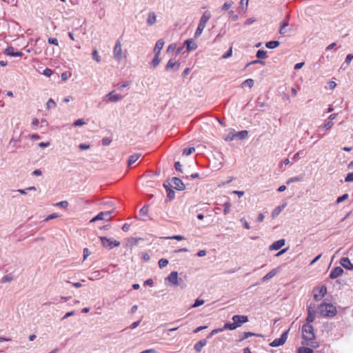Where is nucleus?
I'll return each instance as SVG.
<instances>
[{"instance_id":"nucleus-1","label":"nucleus","mask_w":353,"mask_h":353,"mask_svg":"<svg viewBox=\"0 0 353 353\" xmlns=\"http://www.w3.org/2000/svg\"><path fill=\"white\" fill-rule=\"evenodd\" d=\"M302 336L306 341L305 344L312 347H317L318 345L314 342L315 334L313 326L311 324H305L302 327Z\"/></svg>"},{"instance_id":"nucleus-2","label":"nucleus","mask_w":353,"mask_h":353,"mask_svg":"<svg viewBox=\"0 0 353 353\" xmlns=\"http://www.w3.org/2000/svg\"><path fill=\"white\" fill-rule=\"evenodd\" d=\"M318 313L323 317L331 318L336 315V308L332 304L323 303L319 306Z\"/></svg>"},{"instance_id":"nucleus-3","label":"nucleus","mask_w":353,"mask_h":353,"mask_svg":"<svg viewBox=\"0 0 353 353\" xmlns=\"http://www.w3.org/2000/svg\"><path fill=\"white\" fill-rule=\"evenodd\" d=\"M100 240L102 245L108 249L112 250L115 247H118L120 245V242L114 240L112 238H107L105 236H100Z\"/></svg>"},{"instance_id":"nucleus-4","label":"nucleus","mask_w":353,"mask_h":353,"mask_svg":"<svg viewBox=\"0 0 353 353\" xmlns=\"http://www.w3.org/2000/svg\"><path fill=\"white\" fill-rule=\"evenodd\" d=\"M113 210L106 211V212H101L97 216L93 217L90 222H95L99 220H104L108 221L112 219L111 214H112Z\"/></svg>"},{"instance_id":"nucleus-5","label":"nucleus","mask_w":353,"mask_h":353,"mask_svg":"<svg viewBox=\"0 0 353 353\" xmlns=\"http://www.w3.org/2000/svg\"><path fill=\"white\" fill-rule=\"evenodd\" d=\"M113 57L117 61H120L122 59V47L119 39L116 41L113 49Z\"/></svg>"},{"instance_id":"nucleus-6","label":"nucleus","mask_w":353,"mask_h":353,"mask_svg":"<svg viewBox=\"0 0 353 353\" xmlns=\"http://www.w3.org/2000/svg\"><path fill=\"white\" fill-rule=\"evenodd\" d=\"M327 293V288L322 285L320 288L314 290V299L315 301H319L322 299Z\"/></svg>"},{"instance_id":"nucleus-7","label":"nucleus","mask_w":353,"mask_h":353,"mask_svg":"<svg viewBox=\"0 0 353 353\" xmlns=\"http://www.w3.org/2000/svg\"><path fill=\"white\" fill-rule=\"evenodd\" d=\"M288 332H289V330L284 332L280 338L274 339L270 344V345L272 347H279V346L283 345L288 339Z\"/></svg>"},{"instance_id":"nucleus-8","label":"nucleus","mask_w":353,"mask_h":353,"mask_svg":"<svg viewBox=\"0 0 353 353\" xmlns=\"http://www.w3.org/2000/svg\"><path fill=\"white\" fill-rule=\"evenodd\" d=\"M237 327L236 326V324L234 322L233 323H226L224 324V326L223 328L213 330L211 332V333L209 334L208 338L211 337L212 336H213L215 334H217L219 332L223 331L224 330H234Z\"/></svg>"},{"instance_id":"nucleus-9","label":"nucleus","mask_w":353,"mask_h":353,"mask_svg":"<svg viewBox=\"0 0 353 353\" xmlns=\"http://www.w3.org/2000/svg\"><path fill=\"white\" fill-rule=\"evenodd\" d=\"M212 14L209 10L205 11L200 19V34H201L206 23L211 18Z\"/></svg>"},{"instance_id":"nucleus-10","label":"nucleus","mask_w":353,"mask_h":353,"mask_svg":"<svg viewBox=\"0 0 353 353\" xmlns=\"http://www.w3.org/2000/svg\"><path fill=\"white\" fill-rule=\"evenodd\" d=\"M172 185L170 183V187L174 188L177 190H183L185 189V185L183 181L178 177H172L171 179Z\"/></svg>"},{"instance_id":"nucleus-11","label":"nucleus","mask_w":353,"mask_h":353,"mask_svg":"<svg viewBox=\"0 0 353 353\" xmlns=\"http://www.w3.org/2000/svg\"><path fill=\"white\" fill-rule=\"evenodd\" d=\"M315 305L310 303L307 307V316L306 319L307 324H310L315 319Z\"/></svg>"},{"instance_id":"nucleus-12","label":"nucleus","mask_w":353,"mask_h":353,"mask_svg":"<svg viewBox=\"0 0 353 353\" xmlns=\"http://www.w3.org/2000/svg\"><path fill=\"white\" fill-rule=\"evenodd\" d=\"M236 327L248 321V317L245 315H234L232 318Z\"/></svg>"},{"instance_id":"nucleus-13","label":"nucleus","mask_w":353,"mask_h":353,"mask_svg":"<svg viewBox=\"0 0 353 353\" xmlns=\"http://www.w3.org/2000/svg\"><path fill=\"white\" fill-rule=\"evenodd\" d=\"M183 46L185 47L186 52H189L196 50L197 48V44L192 39H189L183 42Z\"/></svg>"},{"instance_id":"nucleus-14","label":"nucleus","mask_w":353,"mask_h":353,"mask_svg":"<svg viewBox=\"0 0 353 353\" xmlns=\"http://www.w3.org/2000/svg\"><path fill=\"white\" fill-rule=\"evenodd\" d=\"M5 54L14 57H20L23 56V53L20 51H15L14 48L12 46L8 47L5 51Z\"/></svg>"},{"instance_id":"nucleus-15","label":"nucleus","mask_w":353,"mask_h":353,"mask_svg":"<svg viewBox=\"0 0 353 353\" xmlns=\"http://www.w3.org/2000/svg\"><path fill=\"white\" fill-rule=\"evenodd\" d=\"M180 67V63L176 61L174 59H170L167 65H165V70L166 71H169L171 69H174L175 70H178Z\"/></svg>"},{"instance_id":"nucleus-16","label":"nucleus","mask_w":353,"mask_h":353,"mask_svg":"<svg viewBox=\"0 0 353 353\" xmlns=\"http://www.w3.org/2000/svg\"><path fill=\"white\" fill-rule=\"evenodd\" d=\"M289 16L287 17V19L283 20L281 23L280 29H279V33L281 34H285L287 32H291L292 30L290 28H288L289 23H288Z\"/></svg>"},{"instance_id":"nucleus-17","label":"nucleus","mask_w":353,"mask_h":353,"mask_svg":"<svg viewBox=\"0 0 353 353\" xmlns=\"http://www.w3.org/2000/svg\"><path fill=\"white\" fill-rule=\"evenodd\" d=\"M122 99V96L121 94H116L114 92H110L108 94H106L104 97V100H108L110 102H117Z\"/></svg>"},{"instance_id":"nucleus-18","label":"nucleus","mask_w":353,"mask_h":353,"mask_svg":"<svg viewBox=\"0 0 353 353\" xmlns=\"http://www.w3.org/2000/svg\"><path fill=\"white\" fill-rule=\"evenodd\" d=\"M285 239H280L276 241H274L270 247V250H278L281 248L285 245Z\"/></svg>"},{"instance_id":"nucleus-19","label":"nucleus","mask_w":353,"mask_h":353,"mask_svg":"<svg viewBox=\"0 0 353 353\" xmlns=\"http://www.w3.org/2000/svg\"><path fill=\"white\" fill-rule=\"evenodd\" d=\"M343 273V270L341 267L334 268L330 272V277L332 279H336L337 277L342 275Z\"/></svg>"},{"instance_id":"nucleus-20","label":"nucleus","mask_w":353,"mask_h":353,"mask_svg":"<svg viewBox=\"0 0 353 353\" xmlns=\"http://www.w3.org/2000/svg\"><path fill=\"white\" fill-rule=\"evenodd\" d=\"M340 264L345 269L352 270H353V265L350 262L349 258L347 257H343L341 259Z\"/></svg>"},{"instance_id":"nucleus-21","label":"nucleus","mask_w":353,"mask_h":353,"mask_svg":"<svg viewBox=\"0 0 353 353\" xmlns=\"http://www.w3.org/2000/svg\"><path fill=\"white\" fill-rule=\"evenodd\" d=\"M163 187L165 188L167 192V197L169 201L172 200L175 196V192L170 187V183L168 184H166L165 183H163Z\"/></svg>"},{"instance_id":"nucleus-22","label":"nucleus","mask_w":353,"mask_h":353,"mask_svg":"<svg viewBox=\"0 0 353 353\" xmlns=\"http://www.w3.org/2000/svg\"><path fill=\"white\" fill-rule=\"evenodd\" d=\"M165 279L172 284L178 285V272H172Z\"/></svg>"},{"instance_id":"nucleus-23","label":"nucleus","mask_w":353,"mask_h":353,"mask_svg":"<svg viewBox=\"0 0 353 353\" xmlns=\"http://www.w3.org/2000/svg\"><path fill=\"white\" fill-rule=\"evenodd\" d=\"M164 41L163 39H159L154 48V52L156 54V55H159L161 53V50H162L163 46H164Z\"/></svg>"},{"instance_id":"nucleus-24","label":"nucleus","mask_w":353,"mask_h":353,"mask_svg":"<svg viewBox=\"0 0 353 353\" xmlns=\"http://www.w3.org/2000/svg\"><path fill=\"white\" fill-rule=\"evenodd\" d=\"M157 22V17L154 12H151L148 14L147 23L148 26H152Z\"/></svg>"},{"instance_id":"nucleus-25","label":"nucleus","mask_w":353,"mask_h":353,"mask_svg":"<svg viewBox=\"0 0 353 353\" xmlns=\"http://www.w3.org/2000/svg\"><path fill=\"white\" fill-rule=\"evenodd\" d=\"M141 240V238H129L127 239L126 246L132 248L133 246L137 245L139 241Z\"/></svg>"},{"instance_id":"nucleus-26","label":"nucleus","mask_w":353,"mask_h":353,"mask_svg":"<svg viewBox=\"0 0 353 353\" xmlns=\"http://www.w3.org/2000/svg\"><path fill=\"white\" fill-rule=\"evenodd\" d=\"M141 157V154L137 153L132 154L129 157L128 161V166H131L133 163H134L139 158Z\"/></svg>"},{"instance_id":"nucleus-27","label":"nucleus","mask_w":353,"mask_h":353,"mask_svg":"<svg viewBox=\"0 0 353 353\" xmlns=\"http://www.w3.org/2000/svg\"><path fill=\"white\" fill-rule=\"evenodd\" d=\"M278 273V270L276 269H273L270 272H268L265 276L262 278V281L265 282L268 280L272 279Z\"/></svg>"},{"instance_id":"nucleus-28","label":"nucleus","mask_w":353,"mask_h":353,"mask_svg":"<svg viewBox=\"0 0 353 353\" xmlns=\"http://www.w3.org/2000/svg\"><path fill=\"white\" fill-rule=\"evenodd\" d=\"M280 44V42L278 41H268L265 43L266 48L269 49H274L278 47Z\"/></svg>"},{"instance_id":"nucleus-29","label":"nucleus","mask_w":353,"mask_h":353,"mask_svg":"<svg viewBox=\"0 0 353 353\" xmlns=\"http://www.w3.org/2000/svg\"><path fill=\"white\" fill-rule=\"evenodd\" d=\"M253 336H261V335L259 334H255V333L250 332H243L242 337L240 339V341H243L244 339H248V337Z\"/></svg>"},{"instance_id":"nucleus-30","label":"nucleus","mask_w":353,"mask_h":353,"mask_svg":"<svg viewBox=\"0 0 353 353\" xmlns=\"http://www.w3.org/2000/svg\"><path fill=\"white\" fill-rule=\"evenodd\" d=\"M236 137H238L241 140L245 139L248 134V132L247 130H242L239 132H235Z\"/></svg>"},{"instance_id":"nucleus-31","label":"nucleus","mask_w":353,"mask_h":353,"mask_svg":"<svg viewBox=\"0 0 353 353\" xmlns=\"http://www.w3.org/2000/svg\"><path fill=\"white\" fill-rule=\"evenodd\" d=\"M254 80L252 79H246L245 81H244L242 84H241V86L242 88L243 87H245V86H248L250 88H252L253 85H254Z\"/></svg>"},{"instance_id":"nucleus-32","label":"nucleus","mask_w":353,"mask_h":353,"mask_svg":"<svg viewBox=\"0 0 353 353\" xmlns=\"http://www.w3.org/2000/svg\"><path fill=\"white\" fill-rule=\"evenodd\" d=\"M256 57L258 59H266L267 58V52L263 50H259L256 52Z\"/></svg>"},{"instance_id":"nucleus-33","label":"nucleus","mask_w":353,"mask_h":353,"mask_svg":"<svg viewBox=\"0 0 353 353\" xmlns=\"http://www.w3.org/2000/svg\"><path fill=\"white\" fill-rule=\"evenodd\" d=\"M92 57L97 62L99 63L101 61V57L98 54V51L97 49H94L92 52Z\"/></svg>"},{"instance_id":"nucleus-34","label":"nucleus","mask_w":353,"mask_h":353,"mask_svg":"<svg viewBox=\"0 0 353 353\" xmlns=\"http://www.w3.org/2000/svg\"><path fill=\"white\" fill-rule=\"evenodd\" d=\"M285 208V205L278 206L276 207L274 211L272 212V216L273 218L277 216L281 212V210Z\"/></svg>"},{"instance_id":"nucleus-35","label":"nucleus","mask_w":353,"mask_h":353,"mask_svg":"<svg viewBox=\"0 0 353 353\" xmlns=\"http://www.w3.org/2000/svg\"><path fill=\"white\" fill-rule=\"evenodd\" d=\"M160 61L161 59L159 58V55H156V54H154V57L151 62L152 65L154 68H156L159 64Z\"/></svg>"},{"instance_id":"nucleus-36","label":"nucleus","mask_w":353,"mask_h":353,"mask_svg":"<svg viewBox=\"0 0 353 353\" xmlns=\"http://www.w3.org/2000/svg\"><path fill=\"white\" fill-rule=\"evenodd\" d=\"M312 349L306 347H301L298 350V353H313Z\"/></svg>"},{"instance_id":"nucleus-37","label":"nucleus","mask_w":353,"mask_h":353,"mask_svg":"<svg viewBox=\"0 0 353 353\" xmlns=\"http://www.w3.org/2000/svg\"><path fill=\"white\" fill-rule=\"evenodd\" d=\"M14 279V276L12 273H10L6 276H4L3 278H2V280H1V282L2 283H7V282H10L11 281H12Z\"/></svg>"},{"instance_id":"nucleus-38","label":"nucleus","mask_w":353,"mask_h":353,"mask_svg":"<svg viewBox=\"0 0 353 353\" xmlns=\"http://www.w3.org/2000/svg\"><path fill=\"white\" fill-rule=\"evenodd\" d=\"M56 106L57 103L52 99H50L46 103L47 109L54 108Z\"/></svg>"},{"instance_id":"nucleus-39","label":"nucleus","mask_w":353,"mask_h":353,"mask_svg":"<svg viewBox=\"0 0 353 353\" xmlns=\"http://www.w3.org/2000/svg\"><path fill=\"white\" fill-rule=\"evenodd\" d=\"M194 151H195L194 147H190L188 148H185L183 150V154L188 156V155L191 154Z\"/></svg>"},{"instance_id":"nucleus-40","label":"nucleus","mask_w":353,"mask_h":353,"mask_svg":"<svg viewBox=\"0 0 353 353\" xmlns=\"http://www.w3.org/2000/svg\"><path fill=\"white\" fill-rule=\"evenodd\" d=\"M160 268H165L168 264V261L166 259H161L158 262Z\"/></svg>"},{"instance_id":"nucleus-41","label":"nucleus","mask_w":353,"mask_h":353,"mask_svg":"<svg viewBox=\"0 0 353 353\" xmlns=\"http://www.w3.org/2000/svg\"><path fill=\"white\" fill-rule=\"evenodd\" d=\"M235 137H236L235 132H231L225 137V140L226 141H231L234 140V139Z\"/></svg>"},{"instance_id":"nucleus-42","label":"nucleus","mask_w":353,"mask_h":353,"mask_svg":"<svg viewBox=\"0 0 353 353\" xmlns=\"http://www.w3.org/2000/svg\"><path fill=\"white\" fill-rule=\"evenodd\" d=\"M333 125H334V122H332V121H329L323 125L322 128L324 130H329Z\"/></svg>"},{"instance_id":"nucleus-43","label":"nucleus","mask_w":353,"mask_h":353,"mask_svg":"<svg viewBox=\"0 0 353 353\" xmlns=\"http://www.w3.org/2000/svg\"><path fill=\"white\" fill-rule=\"evenodd\" d=\"M85 123L83 119H79L73 123L72 125L74 127H78V126H81V125H84Z\"/></svg>"},{"instance_id":"nucleus-44","label":"nucleus","mask_w":353,"mask_h":353,"mask_svg":"<svg viewBox=\"0 0 353 353\" xmlns=\"http://www.w3.org/2000/svg\"><path fill=\"white\" fill-rule=\"evenodd\" d=\"M148 210H149V207H148V205H145L141 208V210H139V214L141 215H146L148 212Z\"/></svg>"},{"instance_id":"nucleus-45","label":"nucleus","mask_w":353,"mask_h":353,"mask_svg":"<svg viewBox=\"0 0 353 353\" xmlns=\"http://www.w3.org/2000/svg\"><path fill=\"white\" fill-rule=\"evenodd\" d=\"M349 197V195L347 194H344L341 196H339L336 199V203H340L345 200H347Z\"/></svg>"},{"instance_id":"nucleus-46","label":"nucleus","mask_w":353,"mask_h":353,"mask_svg":"<svg viewBox=\"0 0 353 353\" xmlns=\"http://www.w3.org/2000/svg\"><path fill=\"white\" fill-rule=\"evenodd\" d=\"M56 206L66 208L68 206V202L67 201H62L55 204Z\"/></svg>"},{"instance_id":"nucleus-47","label":"nucleus","mask_w":353,"mask_h":353,"mask_svg":"<svg viewBox=\"0 0 353 353\" xmlns=\"http://www.w3.org/2000/svg\"><path fill=\"white\" fill-rule=\"evenodd\" d=\"M352 59H353V54H347L346 56V57H345L344 63H345L346 65H349L351 63Z\"/></svg>"},{"instance_id":"nucleus-48","label":"nucleus","mask_w":353,"mask_h":353,"mask_svg":"<svg viewBox=\"0 0 353 353\" xmlns=\"http://www.w3.org/2000/svg\"><path fill=\"white\" fill-rule=\"evenodd\" d=\"M112 141V139L109 137H104L101 142L103 145H109Z\"/></svg>"},{"instance_id":"nucleus-49","label":"nucleus","mask_w":353,"mask_h":353,"mask_svg":"<svg viewBox=\"0 0 353 353\" xmlns=\"http://www.w3.org/2000/svg\"><path fill=\"white\" fill-rule=\"evenodd\" d=\"M232 48L230 47V49L228 50V51L222 55V58L228 59V58L232 56Z\"/></svg>"},{"instance_id":"nucleus-50","label":"nucleus","mask_w":353,"mask_h":353,"mask_svg":"<svg viewBox=\"0 0 353 353\" xmlns=\"http://www.w3.org/2000/svg\"><path fill=\"white\" fill-rule=\"evenodd\" d=\"M59 215L57 213H53V214H51L50 215H48L45 219H44V221H48L49 220H51V219H56L57 217H59Z\"/></svg>"},{"instance_id":"nucleus-51","label":"nucleus","mask_w":353,"mask_h":353,"mask_svg":"<svg viewBox=\"0 0 353 353\" xmlns=\"http://www.w3.org/2000/svg\"><path fill=\"white\" fill-rule=\"evenodd\" d=\"M48 42L50 44H53V45H55V46H58L59 45L58 39H56V38H51V37H50L48 39Z\"/></svg>"},{"instance_id":"nucleus-52","label":"nucleus","mask_w":353,"mask_h":353,"mask_svg":"<svg viewBox=\"0 0 353 353\" xmlns=\"http://www.w3.org/2000/svg\"><path fill=\"white\" fill-rule=\"evenodd\" d=\"M345 182H352L353 181V172H350L347 174L345 178Z\"/></svg>"},{"instance_id":"nucleus-53","label":"nucleus","mask_w":353,"mask_h":353,"mask_svg":"<svg viewBox=\"0 0 353 353\" xmlns=\"http://www.w3.org/2000/svg\"><path fill=\"white\" fill-rule=\"evenodd\" d=\"M240 221H241V223H242V224L246 229H248V230L250 229V225L249 223L244 218L241 219Z\"/></svg>"},{"instance_id":"nucleus-54","label":"nucleus","mask_w":353,"mask_h":353,"mask_svg":"<svg viewBox=\"0 0 353 353\" xmlns=\"http://www.w3.org/2000/svg\"><path fill=\"white\" fill-rule=\"evenodd\" d=\"M91 254V252L89 250L88 248H85L83 249V260H85L88 256H90Z\"/></svg>"},{"instance_id":"nucleus-55","label":"nucleus","mask_w":353,"mask_h":353,"mask_svg":"<svg viewBox=\"0 0 353 353\" xmlns=\"http://www.w3.org/2000/svg\"><path fill=\"white\" fill-rule=\"evenodd\" d=\"M90 148V145L89 144H86V143H81L79 145V148L81 150H88Z\"/></svg>"},{"instance_id":"nucleus-56","label":"nucleus","mask_w":353,"mask_h":353,"mask_svg":"<svg viewBox=\"0 0 353 353\" xmlns=\"http://www.w3.org/2000/svg\"><path fill=\"white\" fill-rule=\"evenodd\" d=\"M305 152H304L303 150H301V151H299V152H296V153L294 155L293 159H298V158H299V157H301H301H304V156H305Z\"/></svg>"},{"instance_id":"nucleus-57","label":"nucleus","mask_w":353,"mask_h":353,"mask_svg":"<svg viewBox=\"0 0 353 353\" xmlns=\"http://www.w3.org/2000/svg\"><path fill=\"white\" fill-rule=\"evenodd\" d=\"M19 141V140H17L15 139L14 138H12L11 140L10 141V143H9V145H12L13 147H16V148H20V146L19 145H17V142Z\"/></svg>"},{"instance_id":"nucleus-58","label":"nucleus","mask_w":353,"mask_h":353,"mask_svg":"<svg viewBox=\"0 0 353 353\" xmlns=\"http://www.w3.org/2000/svg\"><path fill=\"white\" fill-rule=\"evenodd\" d=\"M43 74L46 77H50L52 74V70L50 68H46L43 70Z\"/></svg>"},{"instance_id":"nucleus-59","label":"nucleus","mask_w":353,"mask_h":353,"mask_svg":"<svg viewBox=\"0 0 353 353\" xmlns=\"http://www.w3.org/2000/svg\"><path fill=\"white\" fill-rule=\"evenodd\" d=\"M168 239H176L177 241H181L184 239V236L181 235H174L172 236L168 237Z\"/></svg>"},{"instance_id":"nucleus-60","label":"nucleus","mask_w":353,"mask_h":353,"mask_svg":"<svg viewBox=\"0 0 353 353\" xmlns=\"http://www.w3.org/2000/svg\"><path fill=\"white\" fill-rule=\"evenodd\" d=\"M231 6H232V3L225 2L222 7V10H227L230 9Z\"/></svg>"},{"instance_id":"nucleus-61","label":"nucleus","mask_w":353,"mask_h":353,"mask_svg":"<svg viewBox=\"0 0 353 353\" xmlns=\"http://www.w3.org/2000/svg\"><path fill=\"white\" fill-rule=\"evenodd\" d=\"M229 14L230 15V17L232 21H236L239 19L238 15L235 14L233 11H230L229 12Z\"/></svg>"},{"instance_id":"nucleus-62","label":"nucleus","mask_w":353,"mask_h":353,"mask_svg":"<svg viewBox=\"0 0 353 353\" xmlns=\"http://www.w3.org/2000/svg\"><path fill=\"white\" fill-rule=\"evenodd\" d=\"M140 323H141V321H135L134 323H132L130 325V329H134L136 328L137 327H138L139 325H140Z\"/></svg>"},{"instance_id":"nucleus-63","label":"nucleus","mask_w":353,"mask_h":353,"mask_svg":"<svg viewBox=\"0 0 353 353\" xmlns=\"http://www.w3.org/2000/svg\"><path fill=\"white\" fill-rule=\"evenodd\" d=\"M299 180H300L299 178L297 177V176L292 177V178L288 179V181H287V184H289V183H292V182H297Z\"/></svg>"},{"instance_id":"nucleus-64","label":"nucleus","mask_w":353,"mask_h":353,"mask_svg":"<svg viewBox=\"0 0 353 353\" xmlns=\"http://www.w3.org/2000/svg\"><path fill=\"white\" fill-rule=\"evenodd\" d=\"M139 353H157V352L155 349H148L146 350H143Z\"/></svg>"}]
</instances>
